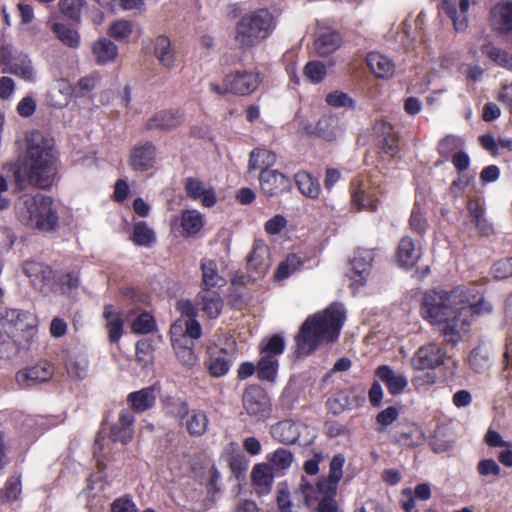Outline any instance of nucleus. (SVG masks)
<instances>
[{"label":"nucleus","mask_w":512,"mask_h":512,"mask_svg":"<svg viewBox=\"0 0 512 512\" xmlns=\"http://www.w3.org/2000/svg\"><path fill=\"white\" fill-rule=\"evenodd\" d=\"M492 311V305L482 295L467 287L425 294L421 314L433 326H439L445 341L455 345L467 333L474 315Z\"/></svg>","instance_id":"f257e3e1"},{"label":"nucleus","mask_w":512,"mask_h":512,"mask_svg":"<svg viewBox=\"0 0 512 512\" xmlns=\"http://www.w3.org/2000/svg\"><path fill=\"white\" fill-rule=\"evenodd\" d=\"M13 175L20 190L24 188L26 179L40 189L52 186L56 176V155L52 139L39 131L29 133L22 165Z\"/></svg>","instance_id":"f03ea898"},{"label":"nucleus","mask_w":512,"mask_h":512,"mask_svg":"<svg viewBox=\"0 0 512 512\" xmlns=\"http://www.w3.org/2000/svg\"><path fill=\"white\" fill-rule=\"evenodd\" d=\"M345 319V309L339 303L309 316L295 336L297 355L308 356L319 346L336 341Z\"/></svg>","instance_id":"7ed1b4c3"},{"label":"nucleus","mask_w":512,"mask_h":512,"mask_svg":"<svg viewBox=\"0 0 512 512\" xmlns=\"http://www.w3.org/2000/svg\"><path fill=\"white\" fill-rule=\"evenodd\" d=\"M33 316L18 309H8L0 318V358L13 359L29 349L35 336Z\"/></svg>","instance_id":"20e7f679"},{"label":"nucleus","mask_w":512,"mask_h":512,"mask_svg":"<svg viewBox=\"0 0 512 512\" xmlns=\"http://www.w3.org/2000/svg\"><path fill=\"white\" fill-rule=\"evenodd\" d=\"M51 197L37 194L23 195L15 204L18 220L25 226L41 231H51L57 225L58 217L53 210Z\"/></svg>","instance_id":"39448f33"},{"label":"nucleus","mask_w":512,"mask_h":512,"mask_svg":"<svg viewBox=\"0 0 512 512\" xmlns=\"http://www.w3.org/2000/svg\"><path fill=\"white\" fill-rule=\"evenodd\" d=\"M276 25V19L268 9H257L238 20L234 40L241 48L255 47L270 37Z\"/></svg>","instance_id":"423d86ee"},{"label":"nucleus","mask_w":512,"mask_h":512,"mask_svg":"<svg viewBox=\"0 0 512 512\" xmlns=\"http://www.w3.org/2000/svg\"><path fill=\"white\" fill-rule=\"evenodd\" d=\"M285 349V341L280 335H273L260 346V358L257 363V376L260 380L273 382L277 376L278 357Z\"/></svg>","instance_id":"0eeeda50"},{"label":"nucleus","mask_w":512,"mask_h":512,"mask_svg":"<svg viewBox=\"0 0 512 512\" xmlns=\"http://www.w3.org/2000/svg\"><path fill=\"white\" fill-rule=\"evenodd\" d=\"M314 486L302 477L298 488L293 493V499L286 489H279L277 503L281 512H297V509L305 505L311 507L313 503Z\"/></svg>","instance_id":"6e6552de"},{"label":"nucleus","mask_w":512,"mask_h":512,"mask_svg":"<svg viewBox=\"0 0 512 512\" xmlns=\"http://www.w3.org/2000/svg\"><path fill=\"white\" fill-rule=\"evenodd\" d=\"M242 403L247 414L256 421H264L270 415V399L265 390L258 385H251L244 390Z\"/></svg>","instance_id":"1a4fd4ad"},{"label":"nucleus","mask_w":512,"mask_h":512,"mask_svg":"<svg viewBox=\"0 0 512 512\" xmlns=\"http://www.w3.org/2000/svg\"><path fill=\"white\" fill-rule=\"evenodd\" d=\"M54 375V366L48 361L19 370L15 374V381L20 388H29L48 382Z\"/></svg>","instance_id":"9d476101"},{"label":"nucleus","mask_w":512,"mask_h":512,"mask_svg":"<svg viewBox=\"0 0 512 512\" xmlns=\"http://www.w3.org/2000/svg\"><path fill=\"white\" fill-rule=\"evenodd\" d=\"M23 272L29 278L32 286L44 294L52 291L54 272L46 264L34 260L25 261Z\"/></svg>","instance_id":"9b49d317"},{"label":"nucleus","mask_w":512,"mask_h":512,"mask_svg":"<svg viewBox=\"0 0 512 512\" xmlns=\"http://www.w3.org/2000/svg\"><path fill=\"white\" fill-rule=\"evenodd\" d=\"M446 352L437 344L429 343L417 349L411 358L415 370H434L445 363Z\"/></svg>","instance_id":"f8f14e48"},{"label":"nucleus","mask_w":512,"mask_h":512,"mask_svg":"<svg viewBox=\"0 0 512 512\" xmlns=\"http://www.w3.org/2000/svg\"><path fill=\"white\" fill-rule=\"evenodd\" d=\"M223 82L228 85V90L235 95H249L259 86L261 78L255 71L237 70L227 74Z\"/></svg>","instance_id":"ddd939ff"},{"label":"nucleus","mask_w":512,"mask_h":512,"mask_svg":"<svg viewBox=\"0 0 512 512\" xmlns=\"http://www.w3.org/2000/svg\"><path fill=\"white\" fill-rule=\"evenodd\" d=\"M156 157V146L152 142L146 141L131 149L129 166L133 171L146 172L154 168L156 164Z\"/></svg>","instance_id":"4468645a"},{"label":"nucleus","mask_w":512,"mask_h":512,"mask_svg":"<svg viewBox=\"0 0 512 512\" xmlns=\"http://www.w3.org/2000/svg\"><path fill=\"white\" fill-rule=\"evenodd\" d=\"M270 265L269 248L263 243H255L247 258V272L250 280L256 281L264 277Z\"/></svg>","instance_id":"2eb2a0df"},{"label":"nucleus","mask_w":512,"mask_h":512,"mask_svg":"<svg viewBox=\"0 0 512 512\" xmlns=\"http://www.w3.org/2000/svg\"><path fill=\"white\" fill-rule=\"evenodd\" d=\"M491 27L512 44V1H502L493 7Z\"/></svg>","instance_id":"dca6fc26"},{"label":"nucleus","mask_w":512,"mask_h":512,"mask_svg":"<svg viewBox=\"0 0 512 512\" xmlns=\"http://www.w3.org/2000/svg\"><path fill=\"white\" fill-rule=\"evenodd\" d=\"M261 191L267 197H274L290 190V179L278 170L263 171L259 174Z\"/></svg>","instance_id":"f3484780"},{"label":"nucleus","mask_w":512,"mask_h":512,"mask_svg":"<svg viewBox=\"0 0 512 512\" xmlns=\"http://www.w3.org/2000/svg\"><path fill=\"white\" fill-rule=\"evenodd\" d=\"M374 260V252L369 249H358L350 262V278L353 283L363 286L370 274L372 262Z\"/></svg>","instance_id":"a211bd4d"},{"label":"nucleus","mask_w":512,"mask_h":512,"mask_svg":"<svg viewBox=\"0 0 512 512\" xmlns=\"http://www.w3.org/2000/svg\"><path fill=\"white\" fill-rule=\"evenodd\" d=\"M469 7V0H460V13H458L457 6L454 1L442 0L438 5V10L440 14H445L451 19L456 32H464L468 28L467 12Z\"/></svg>","instance_id":"6ab92c4d"},{"label":"nucleus","mask_w":512,"mask_h":512,"mask_svg":"<svg viewBox=\"0 0 512 512\" xmlns=\"http://www.w3.org/2000/svg\"><path fill=\"white\" fill-rule=\"evenodd\" d=\"M232 354L226 349L211 347L208 349L206 367L213 377H222L228 373L231 367Z\"/></svg>","instance_id":"aec40b11"},{"label":"nucleus","mask_w":512,"mask_h":512,"mask_svg":"<svg viewBox=\"0 0 512 512\" xmlns=\"http://www.w3.org/2000/svg\"><path fill=\"white\" fill-rule=\"evenodd\" d=\"M134 415L128 410H122L118 421L112 425L109 437L113 442L126 444L130 442L134 435Z\"/></svg>","instance_id":"412c9836"},{"label":"nucleus","mask_w":512,"mask_h":512,"mask_svg":"<svg viewBox=\"0 0 512 512\" xmlns=\"http://www.w3.org/2000/svg\"><path fill=\"white\" fill-rule=\"evenodd\" d=\"M344 132L340 118L332 113L324 114L317 122L315 133L325 141H334Z\"/></svg>","instance_id":"4be33fe9"},{"label":"nucleus","mask_w":512,"mask_h":512,"mask_svg":"<svg viewBox=\"0 0 512 512\" xmlns=\"http://www.w3.org/2000/svg\"><path fill=\"white\" fill-rule=\"evenodd\" d=\"M180 110H163L155 113L146 123L147 130H170L178 127L183 121Z\"/></svg>","instance_id":"5701e85b"},{"label":"nucleus","mask_w":512,"mask_h":512,"mask_svg":"<svg viewBox=\"0 0 512 512\" xmlns=\"http://www.w3.org/2000/svg\"><path fill=\"white\" fill-rule=\"evenodd\" d=\"M201 325L196 319H179L170 328L171 339L192 343L201 336Z\"/></svg>","instance_id":"b1692460"},{"label":"nucleus","mask_w":512,"mask_h":512,"mask_svg":"<svg viewBox=\"0 0 512 512\" xmlns=\"http://www.w3.org/2000/svg\"><path fill=\"white\" fill-rule=\"evenodd\" d=\"M196 305L199 310L204 312L211 319L217 318L223 308V300L218 292L213 290H203L196 297Z\"/></svg>","instance_id":"393cba45"},{"label":"nucleus","mask_w":512,"mask_h":512,"mask_svg":"<svg viewBox=\"0 0 512 512\" xmlns=\"http://www.w3.org/2000/svg\"><path fill=\"white\" fill-rule=\"evenodd\" d=\"M421 256V247L412 238L404 236L398 245L397 260L402 267H413Z\"/></svg>","instance_id":"a878e982"},{"label":"nucleus","mask_w":512,"mask_h":512,"mask_svg":"<svg viewBox=\"0 0 512 512\" xmlns=\"http://www.w3.org/2000/svg\"><path fill=\"white\" fill-rule=\"evenodd\" d=\"M468 212L471 222L474 224L477 232L482 236H489L493 233L494 228L486 217V212L483 204L479 200H469Z\"/></svg>","instance_id":"bb28decb"},{"label":"nucleus","mask_w":512,"mask_h":512,"mask_svg":"<svg viewBox=\"0 0 512 512\" xmlns=\"http://www.w3.org/2000/svg\"><path fill=\"white\" fill-rule=\"evenodd\" d=\"M185 189L189 197L201 202V204L205 207H212L216 203V195L214 189H206L203 183L196 178L186 179Z\"/></svg>","instance_id":"cd10ccee"},{"label":"nucleus","mask_w":512,"mask_h":512,"mask_svg":"<svg viewBox=\"0 0 512 512\" xmlns=\"http://www.w3.org/2000/svg\"><path fill=\"white\" fill-rule=\"evenodd\" d=\"M376 375L385 383L392 395L402 393L408 385V380L403 374L396 373L387 365L379 366Z\"/></svg>","instance_id":"c85d7f7f"},{"label":"nucleus","mask_w":512,"mask_h":512,"mask_svg":"<svg viewBox=\"0 0 512 512\" xmlns=\"http://www.w3.org/2000/svg\"><path fill=\"white\" fill-rule=\"evenodd\" d=\"M300 425L290 420L280 421L270 428L271 437L283 444H294L299 436Z\"/></svg>","instance_id":"c756f323"},{"label":"nucleus","mask_w":512,"mask_h":512,"mask_svg":"<svg viewBox=\"0 0 512 512\" xmlns=\"http://www.w3.org/2000/svg\"><path fill=\"white\" fill-rule=\"evenodd\" d=\"M367 65L371 72L378 78L388 79L394 75L395 64L387 56L371 52L366 58Z\"/></svg>","instance_id":"7c9ffc66"},{"label":"nucleus","mask_w":512,"mask_h":512,"mask_svg":"<svg viewBox=\"0 0 512 512\" xmlns=\"http://www.w3.org/2000/svg\"><path fill=\"white\" fill-rule=\"evenodd\" d=\"M393 440L403 446H419L425 441V434L422 429L415 424H407L394 432Z\"/></svg>","instance_id":"2f4dec72"},{"label":"nucleus","mask_w":512,"mask_h":512,"mask_svg":"<svg viewBox=\"0 0 512 512\" xmlns=\"http://www.w3.org/2000/svg\"><path fill=\"white\" fill-rule=\"evenodd\" d=\"M276 154L266 148H255L249 154L248 172L259 170L270 171L271 167L276 163Z\"/></svg>","instance_id":"473e14b6"},{"label":"nucleus","mask_w":512,"mask_h":512,"mask_svg":"<svg viewBox=\"0 0 512 512\" xmlns=\"http://www.w3.org/2000/svg\"><path fill=\"white\" fill-rule=\"evenodd\" d=\"M158 389L155 386L143 388L128 395V401L136 412H144L152 408L156 402Z\"/></svg>","instance_id":"72a5a7b5"},{"label":"nucleus","mask_w":512,"mask_h":512,"mask_svg":"<svg viewBox=\"0 0 512 512\" xmlns=\"http://www.w3.org/2000/svg\"><path fill=\"white\" fill-rule=\"evenodd\" d=\"M181 424L185 426L191 437H200L206 433L209 420L204 411L193 409L189 411Z\"/></svg>","instance_id":"f704fd0d"},{"label":"nucleus","mask_w":512,"mask_h":512,"mask_svg":"<svg viewBox=\"0 0 512 512\" xmlns=\"http://www.w3.org/2000/svg\"><path fill=\"white\" fill-rule=\"evenodd\" d=\"M315 492H313V503L311 506L317 504V512H337V503L335 501V495L337 489L331 487H319L314 486Z\"/></svg>","instance_id":"c9c22d12"},{"label":"nucleus","mask_w":512,"mask_h":512,"mask_svg":"<svg viewBox=\"0 0 512 512\" xmlns=\"http://www.w3.org/2000/svg\"><path fill=\"white\" fill-rule=\"evenodd\" d=\"M295 184L299 192L310 199H317L321 194V186L318 179L307 171H298L294 175Z\"/></svg>","instance_id":"e433bc0d"},{"label":"nucleus","mask_w":512,"mask_h":512,"mask_svg":"<svg viewBox=\"0 0 512 512\" xmlns=\"http://www.w3.org/2000/svg\"><path fill=\"white\" fill-rule=\"evenodd\" d=\"M251 479L258 493H267L274 479L273 471L269 464L258 463L254 465L251 472Z\"/></svg>","instance_id":"4c0bfd02"},{"label":"nucleus","mask_w":512,"mask_h":512,"mask_svg":"<svg viewBox=\"0 0 512 512\" xmlns=\"http://www.w3.org/2000/svg\"><path fill=\"white\" fill-rule=\"evenodd\" d=\"M154 55L163 67L171 69L175 66L176 57L168 37L160 35L156 38Z\"/></svg>","instance_id":"58836bf2"},{"label":"nucleus","mask_w":512,"mask_h":512,"mask_svg":"<svg viewBox=\"0 0 512 512\" xmlns=\"http://www.w3.org/2000/svg\"><path fill=\"white\" fill-rule=\"evenodd\" d=\"M180 226L183 229V235L192 237L197 235L204 226L203 215L194 209L184 210L180 216Z\"/></svg>","instance_id":"ea45409f"},{"label":"nucleus","mask_w":512,"mask_h":512,"mask_svg":"<svg viewBox=\"0 0 512 512\" xmlns=\"http://www.w3.org/2000/svg\"><path fill=\"white\" fill-rule=\"evenodd\" d=\"M340 35L331 30H325L318 34L314 46L319 56H327L340 46Z\"/></svg>","instance_id":"a19ab883"},{"label":"nucleus","mask_w":512,"mask_h":512,"mask_svg":"<svg viewBox=\"0 0 512 512\" xmlns=\"http://www.w3.org/2000/svg\"><path fill=\"white\" fill-rule=\"evenodd\" d=\"M7 74H12L27 83H35L37 81V71L33 65L32 59L28 54L24 55L20 60L15 62L8 70Z\"/></svg>","instance_id":"79ce46f5"},{"label":"nucleus","mask_w":512,"mask_h":512,"mask_svg":"<svg viewBox=\"0 0 512 512\" xmlns=\"http://www.w3.org/2000/svg\"><path fill=\"white\" fill-rule=\"evenodd\" d=\"M104 318L106 320V328L110 342H118L122 336L123 320L121 315L113 308L112 305L104 307Z\"/></svg>","instance_id":"37998d69"},{"label":"nucleus","mask_w":512,"mask_h":512,"mask_svg":"<svg viewBox=\"0 0 512 512\" xmlns=\"http://www.w3.org/2000/svg\"><path fill=\"white\" fill-rule=\"evenodd\" d=\"M345 457L343 454L335 455L329 465V475L327 479H320L317 483L319 487H331L337 489L338 482L343 476V466Z\"/></svg>","instance_id":"c03bdc74"},{"label":"nucleus","mask_w":512,"mask_h":512,"mask_svg":"<svg viewBox=\"0 0 512 512\" xmlns=\"http://www.w3.org/2000/svg\"><path fill=\"white\" fill-rule=\"evenodd\" d=\"M482 53L491 59L496 65L512 71V54L508 51L488 42L481 48Z\"/></svg>","instance_id":"a18cd8bd"},{"label":"nucleus","mask_w":512,"mask_h":512,"mask_svg":"<svg viewBox=\"0 0 512 512\" xmlns=\"http://www.w3.org/2000/svg\"><path fill=\"white\" fill-rule=\"evenodd\" d=\"M89 370V361L85 355H70L66 362V371L73 380H83L87 377Z\"/></svg>","instance_id":"49530a36"},{"label":"nucleus","mask_w":512,"mask_h":512,"mask_svg":"<svg viewBox=\"0 0 512 512\" xmlns=\"http://www.w3.org/2000/svg\"><path fill=\"white\" fill-rule=\"evenodd\" d=\"M93 54L97 63L107 64L112 62L118 55L117 46L109 39H99L93 45Z\"/></svg>","instance_id":"de8ad7c7"},{"label":"nucleus","mask_w":512,"mask_h":512,"mask_svg":"<svg viewBox=\"0 0 512 512\" xmlns=\"http://www.w3.org/2000/svg\"><path fill=\"white\" fill-rule=\"evenodd\" d=\"M352 203L359 210L376 211L377 200L368 192V187L364 183H360L352 192Z\"/></svg>","instance_id":"09e8293b"},{"label":"nucleus","mask_w":512,"mask_h":512,"mask_svg":"<svg viewBox=\"0 0 512 512\" xmlns=\"http://www.w3.org/2000/svg\"><path fill=\"white\" fill-rule=\"evenodd\" d=\"M131 240L135 245L151 247L156 242V234L145 221H139L133 227Z\"/></svg>","instance_id":"8fccbe9b"},{"label":"nucleus","mask_w":512,"mask_h":512,"mask_svg":"<svg viewBox=\"0 0 512 512\" xmlns=\"http://www.w3.org/2000/svg\"><path fill=\"white\" fill-rule=\"evenodd\" d=\"M201 270L205 290H210L213 287L223 286L225 284L224 278L218 274L217 265L214 261L207 259L202 260Z\"/></svg>","instance_id":"3c124183"},{"label":"nucleus","mask_w":512,"mask_h":512,"mask_svg":"<svg viewBox=\"0 0 512 512\" xmlns=\"http://www.w3.org/2000/svg\"><path fill=\"white\" fill-rule=\"evenodd\" d=\"M491 363V350L488 347L477 346L471 351L469 364L475 372L482 373L486 371Z\"/></svg>","instance_id":"603ef678"},{"label":"nucleus","mask_w":512,"mask_h":512,"mask_svg":"<svg viewBox=\"0 0 512 512\" xmlns=\"http://www.w3.org/2000/svg\"><path fill=\"white\" fill-rule=\"evenodd\" d=\"M26 54L11 44H2L0 46V72L7 74L12 65Z\"/></svg>","instance_id":"864d4df0"},{"label":"nucleus","mask_w":512,"mask_h":512,"mask_svg":"<svg viewBox=\"0 0 512 512\" xmlns=\"http://www.w3.org/2000/svg\"><path fill=\"white\" fill-rule=\"evenodd\" d=\"M267 460L272 471H285L291 467L294 456L291 451L285 448H278L267 455Z\"/></svg>","instance_id":"5fc2aeb1"},{"label":"nucleus","mask_w":512,"mask_h":512,"mask_svg":"<svg viewBox=\"0 0 512 512\" xmlns=\"http://www.w3.org/2000/svg\"><path fill=\"white\" fill-rule=\"evenodd\" d=\"M164 409L168 415L176 418L180 422L184 420L190 411L188 403L185 400L175 397H169L165 400Z\"/></svg>","instance_id":"6e6d98bb"},{"label":"nucleus","mask_w":512,"mask_h":512,"mask_svg":"<svg viewBox=\"0 0 512 512\" xmlns=\"http://www.w3.org/2000/svg\"><path fill=\"white\" fill-rule=\"evenodd\" d=\"M177 358L186 366H193L197 362L192 343L183 342L181 339H171Z\"/></svg>","instance_id":"4d7b16f0"},{"label":"nucleus","mask_w":512,"mask_h":512,"mask_svg":"<svg viewBox=\"0 0 512 512\" xmlns=\"http://www.w3.org/2000/svg\"><path fill=\"white\" fill-rule=\"evenodd\" d=\"M83 0H61L59 2V7L61 13L68 19L79 22L81 18V13L84 8Z\"/></svg>","instance_id":"13d9d810"},{"label":"nucleus","mask_w":512,"mask_h":512,"mask_svg":"<svg viewBox=\"0 0 512 512\" xmlns=\"http://www.w3.org/2000/svg\"><path fill=\"white\" fill-rule=\"evenodd\" d=\"M382 132L385 134L382 141L383 151L390 156H395L399 152L397 135L389 124H382Z\"/></svg>","instance_id":"bf43d9fd"},{"label":"nucleus","mask_w":512,"mask_h":512,"mask_svg":"<svg viewBox=\"0 0 512 512\" xmlns=\"http://www.w3.org/2000/svg\"><path fill=\"white\" fill-rule=\"evenodd\" d=\"M53 31L57 37L69 47H77L79 44V35L77 31L72 30L61 23H54L52 26Z\"/></svg>","instance_id":"052dcab7"},{"label":"nucleus","mask_w":512,"mask_h":512,"mask_svg":"<svg viewBox=\"0 0 512 512\" xmlns=\"http://www.w3.org/2000/svg\"><path fill=\"white\" fill-rule=\"evenodd\" d=\"M304 75L313 83L321 82L326 75V67L319 61L308 62L304 67Z\"/></svg>","instance_id":"680f3d73"},{"label":"nucleus","mask_w":512,"mask_h":512,"mask_svg":"<svg viewBox=\"0 0 512 512\" xmlns=\"http://www.w3.org/2000/svg\"><path fill=\"white\" fill-rule=\"evenodd\" d=\"M133 31L132 23L127 20H118L109 28V35L116 40L127 39Z\"/></svg>","instance_id":"e2e57ef3"},{"label":"nucleus","mask_w":512,"mask_h":512,"mask_svg":"<svg viewBox=\"0 0 512 512\" xmlns=\"http://www.w3.org/2000/svg\"><path fill=\"white\" fill-rule=\"evenodd\" d=\"M491 274L498 280L512 277V258H504L495 262L491 267Z\"/></svg>","instance_id":"0e129e2a"},{"label":"nucleus","mask_w":512,"mask_h":512,"mask_svg":"<svg viewBox=\"0 0 512 512\" xmlns=\"http://www.w3.org/2000/svg\"><path fill=\"white\" fill-rule=\"evenodd\" d=\"M155 321L149 313L140 314L132 324V330L135 333L147 334L153 331Z\"/></svg>","instance_id":"69168bd1"},{"label":"nucleus","mask_w":512,"mask_h":512,"mask_svg":"<svg viewBox=\"0 0 512 512\" xmlns=\"http://www.w3.org/2000/svg\"><path fill=\"white\" fill-rule=\"evenodd\" d=\"M136 357L143 366H147L152 362L153 348L149 341L143 339L137 342Z\"/></svg>","instance_id":"338daca9"},{"label":"nucleus","mask_w":512,"mask_h":512,"mask_svg":"<svg viewBox=\"0 0 512 512\" xmlns=\"http://www.w3.org/2000/svg\"><path fill=\"white\" fill-rule=\"evenodd\" d=\"M326 103L332 107H354V101L342 91H333L327 94Z\"/></svg>","instance_id":"774afa93"}]
</instances>
